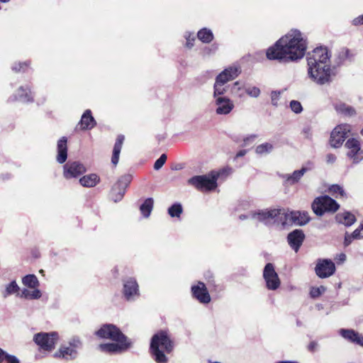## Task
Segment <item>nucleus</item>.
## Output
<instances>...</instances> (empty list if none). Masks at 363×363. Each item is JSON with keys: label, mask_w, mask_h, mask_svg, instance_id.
I'll return each mask as SVG.
<instances>
[{"label": "nucleus", "mask_w": 363, "mask_h": 363, "mask_svg": "<svg viewBox=\"0 0 363 363\" xmlns=\"http://www.w3.org/2000/svg\"><path fill=\"white\" fill-rule=\"evenodd\" d=\"M306 42L302 33L297 30H291L281 38L274 45L267 50L269 60H277L288 62L301 59L306 50Z\"/></svg>", "instance_id": "nucleus-1"}, {"label": "nucleus", "mask_w": 363, "mask_h": 363, "mask_svg": "<svg viewBox=\"0 0 363 363\" xmlns=\"http://www.w3.org/2000/svg\"><path fill=\"white\" fill-rule=\"evenodd\" d=\"M330 54L327 48H316L308 54V74L318 84L330 82L332 77L335 75L330 67Z\"/></svg>", "instance_id": "nucleus-2"}, {"label": "nucleus", "mask_w": 363, "mask_h": 363, "mask_svg": "<svg viewBox=\"0 0 363 363\" xmlns=\"http://www.w3.org/2000/svg\"><path fill=\"white\" fill-rule=\"evenodd\" d=\"M96 335L103 338L111 339L116 342L113 343L101 344L99 348L103 352L117 353L127 350L130 343L127 337L115 325H105L96 333Z\"/></svg>", "instance_id": "nucleus-3"}, {"label": "nucleus", "mask_w": 363, "mask_h": 363, "mask_svg": "<svg viewBox=\"0 0 363 363\" xmlns=\"http://www.w3.org/2000/svg\"><path fill=\"white\" fill-rule=\"evenodd\" d=\"M173 347V342L166 331H160L152 337L150 350L157 363H165L167 359L164 353L171 352Z\"/></svg>", "instance_id": "nucleus-4"}, {"label": "nucleus", "mask_w": 363, "mask_h": 363, "mask_svg": "<svg viewBox=\"0 0 363 363\" xmlns=\"http://www.w3.org/2000/svg\"><path fill=\"white\" fill-rule=\"evenodd\" d=\"M221 172H211L208 174L194 176L190 178L188 184L202 191H210L217 187V180Z\"/></svg>", "instance_id": "nucleus-5"}, {"label": "nucleus", "mask_w": 363, "mask_h": 363, "mask_svg": "<svg viewBox=\"0 0 363 363\" xmlns=\"http://www.w3.org/2000/svg\"><path fill=\"white\" fill-rule=\"evenodd\" d=\"M338 208V203L328 196L318 197L312 203V209L317 216H322L325 212H335Z\"/></svg>", "instance_id": "nucleus-6"}, {"label": "nucleus", "mask_w": 363, "mask_h": 363, "mask_svg": "<svg viewBox=\"0 0 363 363\" xmlns=\"http://www.w3.org/2000/svg\"><path fill=\"white\" fill-rule=\"evenodd\" d=\"M346 155L353 164H358L363 160V147L359 140L349 138L345 145Z\"/></svg>", "instance_id": "nucleus-7"}, {"label": "nucleus", "mask_w": 363, "mask_h": 363, "mask_svg": "<svg viewBox=\"0 0 363 363\" xmlns=\"http://www.w3.org/2000/svg\"><path fill=\"white\" fill-rule=\"evenodd\" d=\"M263 277L266 282V286L269 290L275 291L279 288L281 281L272 263H267L265 265L263 271Z\"/></svg>", "instance_id": "nucleus-8"}, {"label": "nucleus", "mask_w": 363, "mask_h": 363, "mask_svg": "<svg viewBox=\"0 0 363 363\" xmlns=\"http://www.w3.org/2000/svg\"><path fill=\"white\" fill-rule=\"evenodd\" d=\"M350 132V125L348 124H341L336 126L330 135V143L331 146L335 148L340 147Z\"/></svg>", "instance_id": "nucleus-9"}, {"label": "nucleus", "mask_w": 363, "mask_h": 363, "mask_svg": "<svg viewBox=\"0 0 363 363\" xmlns=\"http://www.w3.org/2000/svg\"><path fill=\"white\" fill-rule=\"evenodd\" d=\"M57 340L55 333H38L34 336V341L40 347L46 351H50L54 348Z\"/></svg>", "instance_id": "nucleus-10"}, {"label": "nucleus", "mask_w": 363, "mask_h": 363, "mask_svg": "<svg viewBox=\"0 0 363 363\" xmlns=\"http://www.w3.org/2000/svg\"><path fill=\"white\" fill-rule=\"evenodd\" d=\"M63 175L69 179L76 178L86 172L85 167L79 162H69L63 167Z\"/></svg>", "instance_id": "nucleus-11"}, {"label": "nucleus", "mask_w": 363, "mask_h": 363, "mask_svg": "<svg viewBox=\"0 0 363 363\" xmlns=\"http://www.w3.org/2000/svg\"><path fill=\"white\" fill-rule=\"evenodd\" d=\"M315 269L316 274L319 277L326 278L334 274L335 266L330 259H319Z\"/></svg>", "instance_id": "nucleus-12"}, {"label": "nucleus", "mask_w": 363, "mask_h": 363, "mask_svg": "<svg viewBox=\"0 0 363 363\" xmlns=\"http://www.w3.org/2000/svg\"><path fill=\"white\" fill-rule=\"evenodd\" d=\"M81 345L79 340H73L69 346H62L58 352H56V357H62L67 360L74 359L77 357V348Z\"/></svg>", "instance_id": "nucleus-13"}, {"label": "nucleus", "mask_w": 363, "mask_h": 363, "mask_svg": "<svg viewBox=\"0 0 363 363\" xmlns=\"http://www.w3.org/2000/svg\"><path fill=\"white\" fill-rule=\"evenodd\" d=\"M277 213L278 209L259 211L252 214V219L262 222L265 225H272L274 223Z\"/></svg>", "instance_id": "nucleus-14"}, {"label": "nucleus", "mask_w": 363, "mask_h": 363, "mask_svg": "<svg viewBox=\"0 0 363 363\" xmlns=\"http://www.w3.org/2000/svg\"><path fill=\"white\" fill-rule=\"evenodd\" d=\"M216 113L218 115H227L230 113L234 108V104L231 99L226 96H219L214 99Z\"/></svg>", "instance_id": "nucleus-15"}, {"label": "nucleus", "mask_w": 363, "mask_h": 363, "mask_svg": "<svg viewBox=\"0 0 363 363\" xmlns=\"http://www.w3.org/2000/svg\"><path fill=\"white\" fill-rule=\"evenodd\" d=\"M191 292L194 297L200 303H208L211 301V296L203 282L199 281L196 285L192 286Z\"/></svg>", "instance_id": "nucleus-16"}, {"label": "nucleus", "mask_w": 363, "mask_h": 363, "mask_svg": "<svg viewBox=\"0 0 363 363\" xmlns=\"http://www.w3.org/2000/svg\"><path fill=\"white\" fill-rule=\"evenodd\" d=\"M123 294L128 301L134 300L139 296L138 285L135 279L130 278L124 281Z\"/></svg>", "instance_id": "nucleus-17"}, {"label": "nucleus", "mask_w": 363, "mask_h": 363, "mask_svg": "<svg viewBox=\"0 0 363 363\" xmlns=\"http://www.w3.org/2000/svg\"><path fill=\"white\" fill-rule=\"evenodd\" d=\"M305 235L301 230H295L288 235L287 239L290 247L297 252L302 245Z\"/></svg>", "instance_id": "nucleus-18"}, {"label": "nucleus", "mask_w": 363, "mask_h": 363, "mask_svg": "<svg viewBox=\"0 0 363 363\" xmlns=\"http://www.w3.org/2000/svg\"><path fill=\"white\" fill-rule=\"evenodd\" d=\"M291 215H292L291 212H286L284 209H278L274 224L283 228L294 224L293 218Z\"/></svg>", "instance_id": "nucleus-19"}, {"label": "nucleus", "mask_w": 363, "mask_h": 363, "mask_svg": "<svg viewBox=\"0 0 363 363\" xmlns=\"http://www.w3.org/2000/svg\"><path fill=\"white\" fill-rule=\"evenodd\" d=\"M67 157V138L62 137L57 142V161L62 164L64 163Z\"/></svg>", "instance_id": "nucleus-20"}, {"label": "nucleus", "mask_w": 363, "mask_h": 363, "mask_svg": "<svg viewBox=\"0 0 363 363\" xmlns=\"http://www.w3.org/2000/svg\"><path fill=\"white\" fill-rule=\"evenodd\" d=\"M240 73L238 69L235 67H230L224 69L217 77H221V83L226 84L229 81H231L236 78Z\"/></svg>", "instance_id": "nucleus-21"}, {"label": "nucleus", "mask_w": 363, "mask_h": 363, "mask_svg": "<svg viewBox=\"0 0 363 363\" xmlns=\"http://www.w3.org/2000/svg\"><path fill=\"white\" fill-rule=\"evenodd\" d=\"M311 169L312 166L310 164L308 167H303L301 169L294 171L291 174H286L284 176L286 182L289 184H294L298 182L303 175Z\"/></svg>", "instance_id": "nucleus-22"}, {"label": "nucleus", "mask_w": 363, "mask_h": 363, "mask_svg": "<svg viewBox=\"0 0 363 363\" xmlns=\"http://www.w3.org/2000/svg\"><path fill=\"white\" fill-rule=\"evenodd\" d=\"M124 140H125L124 135H119L117 137L116 141L115 143L113 150V156L111 158V162L115 166L118 162L119 155H120V152H121Z\"/></svg>", "instance_id": "nucleus-23"}, {"label": "nucleus", "mask_w": 363, "mask_h": 363, "mask_svg": "<svg viewBox=\"0 0 363 363\" xmlns=\"http://www.w3.org/2000/svg\"><path fill=\"white\" fill-rule=\"evenodd\" d=\"M95 124L96 122L91 116V111L86 110L82 115L80 121L81 128L83 130L91 129L94 127Z\"/></svg>", "instance_id": "nucleus-24"}, {"label": "nucleus", "mask_w": 363, "mask_h": 363, "mask_svg": "<svg viewBox=\"0 0 363 363\" xmlns=\"http://www.w3.org/2000/svg\"><path fill=\"white\" fill-rule=\"evenodd\" d=\"M294 224L303 225L308 223L310 217L306 211H291Z\"/></svg>", "instance_id": "nucleus-25"}, {"label": "nucleus", "mask_w": 363, "mask_h": 363, "mask_svg": "<svg viewBox=\"0 0 363 363\" xmlns=\"http://www.w3.org/2000/svg\"><path fill=\"white\" fill-rule=\"evenodd\" d=\"M336 220L346 226H350L355 222L356 219L354 216L350 212H344L336 216Z\"/></svg>", "instance_id": "nucleus-26"}, {"label": "nucleus", "mask_w": 363, "mask_h": 363, "mask_svg": "<svg viewBox=\"0 0 363 363\" xmlns=\"http://www.w3.org/2000/svg\"><path fill=\"white\" fill-rule=\"evenodd\" d=\"M99 182V177L96 174L85 175L79 179V183L85 187L95 186Z\"/></svg>", "instance_id": "nucleus-27"}, {"label": "nucleus", "mask_w": 363, "mask_h": 363, "mask_svg": "<svg viewBox=\"0 0 363 363\" xmlns=\"http://www.w3.org/2000/svg\"><path fill=\"white\" fill-rule=\"evenodd\" d=\"M227 90L228 89L225 84L221 83V77H216L213 86V98L216 99L219 96H223V95L226 93Z\"/></svg>", "instance_id": "nucleus-28"}, {"label": "nucleus", "mask_w": 363, "mask_h": 363, "mask_svg": "<svg viewBox=\"0 0 363 363\" xmlns=\"http://www.w3.org/2000/svg\"><path fill=\"white\" fill-rule=\"evenodd\" d=\"M335 108L337 113L344 116H352L356 113L355 110L352 106L341 102L337 103L335 105Z\"/></svg>", "instance_id": "nucleus-29"}, {"label": "nucleus", "mask_w": 363, "mask_h": 363, "mask_svg": "<svg viewBox=\"0 0 363 363\" xmlns=\"http://www.w3.org/2000/svg\"><path fill=\"white\" fill-rule=\"evenodd\" d=\"M154 201L152 198H148L145 200L143 203L140 207V211L145 218H148L152 212L153 208Z\"/></svg>", "instance_id": "nucleus-30"}, {"label": "nucleus", "mask_w": 363, "mask_h": 363, "mask_svg": "<svg viewBox=\"0 0 363 363\" xmlns=\"http://www.w3.org/2000/svg\"><path fill=\"white\" fill-rule=\"evenodd\" d=\"M20 288L16 281H12L5 286V289L1 291V295L4 298H7L9 296L18 293Z\"/></svg>", "instance_id": "nucleus-31"}, {"label": "nucleus", "mask_w": 363, "mask_h": 363, "mask_svg": "<svg viewBox=\"0 0 363 363\" xmlns=\"http://www.w3.org/2000/svg\"><path fill=\"white\" fill-rule=\"evenodd\" d=\"M125 192V190L121 186H116V184H114L111 191V199L114 202L120 201L123 199Z\"/></svg>", "instance_id": "nucleus-32"}, {"label": "nucleus", "mask_w": 363, "mask_h": 363, "mask_svg": "<svg viewBox=\"0 0 363 363\" xmlns=\"http://www.w3.org/2000/svg\"><path fill=\"white\" fill-rule=\"evenodd\" d=\"M16 97L23 102L30 101L33 99L30 91L27 88L24 89L23 87H20L17 90Z\"/></svg>", "instance_id": "nucleus-33"}, {"label": "nucleus", "mask_w": 363, "mask_h": 363, "mask_svg": "<svg viewBox=\"0 0 363 363\" xmlns=\"http://www.w3.org/2000/svg\"><path fill=\"white\" fill-rule=\"evenodd\" d=\"M22 283L31 289H35L39 285L37 277L33 274H28L22 279Z\"/></svg>", "instance_id": "nucleus-34"}, {"label": "nucleus", "mask_w": 363, "mask_h": 363, "mask_svg": "<svg viewBox=\"0 0 363 363\" xmlns=\"http://www.w3.org/2000/svg\"><path fill=\"white\" fill-rule=\"evenodd\" d=\"M340 334L345 339L349 340L353 342L357 343L359 337V333L353 330L341 329Z\"/></svg>", "instance_id": "nucleus-35"}, {"label": "nucleus", "mask_w": 363, "mask_h": 363, "mask_svg": "<svg viewBox=\"0 0 363 363\" xmlns=\"http://www.w3.org/2000/svg\"><path fill=\"white\" fill-rule=\"evenodd\" d=\"M198 38L203 43H209L213 40V35L211 30L203 28L198 32Z\"/></svg>", "instance_id": "nucleus-36"}, {"label": "nucleus", "mask_w": 363, "mask_h": 363, "mask_svg": "<svg viewBox=\"0 0 363 363\" xmlns=\"http://www.w3.org/2000/svg\"><path fill=\"white\" fill-rule=\"evenodd\" d=\"M21 297L27 299H38L41 297V292L38 289H35L33 291H30L25 289L22 291Z\"/></svg>", "instance_id": "nucleus-37"}, {"label": "nucleus", "mask_w": 363, "mask_h": 363, "mask_svg": "<svg viewBox=\"0 0 363 363\" xmlns=\"http://www.w3.org/2000/svg\"><path fill=\"white\" fill-rule=\"evenodd\" d=\"M273 150V145L271 143H265L257 146L255 152L258 155H266L271 152Z\"/></svg>", "instance_id": "nucleus-38"}, {"label": "nucleus", "mask_w": 363, "mask_h": 363, "mask_svg": "<svg viewBox=\"0 0 363 363\" xmlns=\"http://www.w3.org/2000/svg\"><path fill=\"white\" fill-rule=\"evenodd\" d=\"M182 206L180 203H174L168 209V213L171 217L179 218L182 213Z\"/></svg>", "instance_id": "nucleus-39"}, {"label": "nucleus", "mask_w": 363, "mask_h": 363, "mask_svg": "<svg viewBox=\"0 0 363 363\" xmlns=\"http://www.w3.org/2000/svg\"><path fill=\"white\" fill-rule=\"evenodd\" d=\"M329 193L332 196H335L336 198H338L339 196L340 197H344L345 195V193L342 187L339 185H337V184L332 185L329 188Z\"/></svg>", "instance_id": "nucleus-40"}, {"label": "nucleus", "mask_w": 363, "mask_h": 363, "mask_svg": "<svg viewBox=\"0 0 363 363\" xmlns=\"http://www.w3.org/2000/svg\"><path fill=\"white\" fill-rule=\"evenodd\" d=\"M245 91L248 96L253 98H257L261 93L258 87L252 85H246V86H245Z\"/></svg>", "instance_id": "nucleus-41"}, {"label": "nucleus", "mask_w": 363, "mask_h": 363, "mask_svg": "<svg viewBox=\"0 0 363 363\" xmlns=\"http://www.w3.org/2000/svg\"><path fill=\"white\" fill-rule=\"evenodd\" d=\"M131 180L132 176L130 174H126L121 177L115 184H116V186H121L125 190Z\"/></svg>", "instance_id": "nucleus-42"}, {"label": "nucleus", "mask_w": 363, "mask_h": 363, "mask_svg": "<svg viewBox=\"0 0 363 363\" xmlns=\"http://www.w3.org/2000/svg\"><path fill=\"white\" fill-rule=\"evenodd\" d=\"M245 86H246V85H242L240 82H236L231 88V92L239 97H242L244 93L242 90L245 89Z\"/></svg>", "instance_id": "nucleus-43"}, {"label": "nucleus", "mask_w": 363, "mask_h": 363, "mask_svg": "<svg viewBox=\"0 0 363 363\" xmlns=\"http://www.w3.org/2000/svg\"><path fill=\"white\" fill-rule=\"evenodd\" d=\"M167 160V155L165 154H162L155 162L154 169L155 170H159L162 168Z\"/></svg>", "instance_id": "nucleus-44"}, {"label": "nucleus", "mask_w": 363, "mask_h": 363, "mask_svg": "<svg viewBox=\"0 0 363 363\" xmlns=\"http://www.w3.org/2000/svg\"><path fill=\"white\" fill-rule=\"evenodd\" d=\"M290 107L292 111H294L296 113H299L303 110L301 103L295 100H293L290 102Z\"/></svg>", "instance_id": "nucleus-45"}, {"label": "nucleus", "mask_w": 363, "mask_h": 363, "mask_svg": "<svg viewBox=\"0 0 363 363\" xmlns=\"http://www.w3.org/2000/svg\"><path fill=\"white\" fill-rule=\"evenodd\" d=\"M280 96H281V91H272V93H271V101H272V104L274 106L277 107V106H279V99H280Z\"/></svg>", "instance_id": "nucleus-46"}, {"label": "nucleus", "mask_w": 363, "mask_h": 363, "mask_svg": "<svg viewBox=\"0 0 363 363\" xmlns=\"http://www.w3.org/2000/svg\"><path fill=\"white\" fill-rule=\"evenodd\" d=\"M325 290L324 287H313L311 289L310 294L311 297L316 298L319 296L322 292Z\"/></svg>", "instance_id": "nucleus-47"}, {"label": "nucleus", "mask_w": 363, "mask_h": 363, "mask_svg": "<svg viewBox=\"0 0 363 363\" xmlns=\"http://www.w3.org/2000/svg\"><path fill=\"white\" fill-rule=\"evenodd\" d=\"M352 237L358 239L363 238V224L360 225L359 227L352 233Z\"/></svg>", "instance_id": "nucleus-48"}, {"label": "nucleus", "mask_w": 363, "mask_h": 363, "mask_svg": "<svg viewBox=\"0 0 363 363\" xmlns=\"http://www.w3.org/2000/svg\"><path fill=\"white\" fill-rule=\"evenodd\" d=\"M302 134L303 135V137L306 139H311L312 138V131L311 128L309 127H305L302 130Z\"/></svg>", "instance_id": "nucleus-49"}, {"label": "nucleus", "mask_w": 363, "mask_h": 363, "mask_svg": "<svg viewBox=\"0 0 363 363\" xmlns=\"http://www.w3.org/2000/svg\"><path fill=\"white\" fill-rule=\"evenodd\" d=\"M256 138H257L256 135H250L246 137L243 141H244V143L245 145H248L252 143L255 140Z\"/></svg>", "instance_id": "nucleus-50"}, {"label": "nucleus", "mask_w": 363, "mask_h": 363, "mask_svg": "<svg viewBox=\"0 0 363 363\" xmlns=\"http://www.w3.org/2000/svg\"><path fill=\"white\" fill-rule=\"evenodd\" d=\"M4 359H6L9 363H19L18 359L15 356L9 355L6 353Z\"/></svg>", "instance_id": "nucleus-51"}, {"label": "nucleus", "mask_w": 363, "mask_h": 363, "mask_svg": "<svg viewBox=\"0 0 363 363\" xmlns=\"http://www.w3.org/2000/svg\"><path fill=\"white\" fill-rule=\"evenodd\" d=\"M353 239H356V238L352 237V234H351V235L346 234L345 238V242H344L345 245V246L349 245L352 242Z\"/></svg>", "instance_id": "nucleus-52"}, {"label": "nucleus", "mask_w": 363, "mask_h": 363, "mask_svg": "<svg viewBox=\"0 0 363 363\" xmlns=\"http://www.w3.org/2000/svg\"><path fill=\"white\" fill-rule=\"evenodd\" d=\"M336 160V156L333 154H328L326 156V161L329 164H333Z\"/></svg>", "instance_id": "nucleus-53"}, {"label": "nucleus", "mask_w": 363, "mask_h": 363, "mask_svg": "<svg viewBox=\"0 0 363 363\" xmlns=\"http://www.w3.org/2000/svg\"><path fill=\"white\" fill-rule=\"evenodd\" d=\"M185 38L186 39V46L188 48H191L193 46V43H191V41H194V37H192L191 38V34H189V35H185Z\"/></svg>", "instance_id": "nucleus-54"}, {"label": "nucleus", "mask_w": 363, "mask_h": 363, "mask_svg": "<svg viewBox=\"0 0 363 363\" xmlns=\"http://www.w3.org/2000/svg\"><path fill=\"white\" fill-rule=\"evenodd\" d=\"M352 23L355 26H357V25H360V24H363V15L362 16H360L357 18H355L353 21H352Z\"/></svg>", "instance_id": "nucleus-55"}, {"label": "nucleus", "mask_w": 363, "mask_h": 363, "mask_svg": "<svg viewBox=\"0 0 363 363\" xmlns=\"http://www.w3.org/2000/svg\"><path fill=\"white\" fill-rule=\"evenodd\" d=\"M318 347V343L315 342H311L308 345V350L311 351H314Z\"/></svg>", "instance_id": "nucleus-56"}, {"label": "nucleus", "mask_w": 363, "mask_h": 363, "mask_svg": "<svg viewBox=\"0 0 363 363\" xmlns=\"http://www.w3.org/2000/svg\"><path fill=\"white\" fill-rule=\"evenodd\" d=\"M26 65L25 63H23V64L18 63V67H17L16 66H13V69L15 70L16 72L21 71V69H24L23 67L26 66Z\"/></svg>", "instance_id": "nucleus-57"}, {"label": "nucleus", "mask_w": 363, "mask_h": 363, "mask_svg": "<svg viewBox=\"0 0 363 363\" xmlns=\"http://www.w3.org/2000/svg\"><path fill=\"white\" fill-rule=\"evenodd\" d=\"M253 213H248V214H242L240 216V220H245V219H247V218H252V214Z\"/></svg>", "instance_id": "nucleus-58"}, {"label": "nucleus", "mask_w": 363, "mask_h": 363, "mask_svg": "<svg viewBox=\"0 0 363 363\" xmlns=\"http://www.w3.org/2000/svg\"><path fill=\"white\" fill-rule=\"evenodd\" d=\"M357 344H358L360 346L363 347V335H359Z\"/></svg>", "instance_id": "nucleus-59"}, {"label": "nucleus", "mask_w": 363, "mask_h": 363, "mask_svg": "<svg viewBox=\"0 0 363 363\" xmlns=\"http://www.w3.org/2000/svg\"><path fill=\"white\" fill-rule=\"evenodd\" d=\"M5 352L0 348V363L4 360Z\"/></svg>", "instance_id": "nucleus-60"}, {"label": "nucleus", "mask_w": 363, "mask_h": 363, "mask_svg": "<svg viewBox=\"0 0 363 363\" xmlns=\"http://www.w3.org/2000/svg\"><path fill=\"white\" fill-rule=\"evenodd\" d=\"M348 50H342L340 55H341L343 57H347L348 55Z\"/></svg>", "instance_id": "nucleus-61"}, {"label": "nucleus", "mask_w": 363, "mask_h": 363, "mask_svg": "<svg viewBox=\"0 0 363 363\" xmlns=\"http://www.w3.org/2000/svg\"><path fill=\"white\" fill-rule=\"evenodd\" d=\"M246 154V150H240V152H238L236 155V156L238 157H242L244 156Z\"/></svg>", "instance_id": "nucleus-62"}, {"label": "nucleus", "mask_w": 363, "mask_h": 363, "mask_svg": "<svg viewBox=\"0 0 363 363\" xmlns=\"http://www.w3.org/2000/svg\"><path fill=\"white\" fill-rule=\"evenodd\" d=\"M346 259V255L345 254H340L339 255V260L340 262H344Z\"/></svg>", "instance_id": "nucleus-63"}, {"label": "nucleus", "mask_w": 363, "mask_h": 363, "mask_svg": "<svg viewBox=\"0 0 363 363\" xmlns=\"http://www.w3.org/2000/svg\"><path fill=\"white\" fill-rule=\"evenodd\" d=\"M360 133L361 135L363 136V128L362 129V130L360 131Z\"/></svg>", "instance_id": "nucleus-64"}]
</instances>
